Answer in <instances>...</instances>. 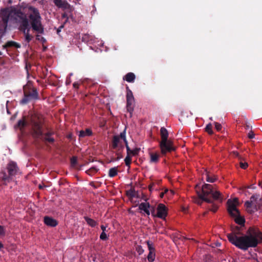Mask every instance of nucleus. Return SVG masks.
<instances>
[{
	"label": "nucleus",
	"mask_w": 262,
	"mask_h": 262,
	"mask_svg": "<svg viewBox=\"0 0 262 262\" xmlns=\"http://www.w3.org/2000/svg\"><path fill=\"white\" fill-rule=\"evenodd\" d=\"M28 10L32 13L29 15L30 24L27 14L20 8L11 7L5 8L0 10V19L2 21L8 26L9 20L17 24L18 30L21 32L25 37V40L29 43L33 36L30 34L31 28L37 34L44 33V27L41 23V17L38 10L29 6Z\"/></svg>",
	"instance_id": "f257e3e1"
},
{
	"label": "nucleus",
	"mask_w": 262,
	"mask_h": 262,
	"mask_svg": "<svg viewBox=\"0 0 262 262\" xmlns=\"http://www.w3.org/2000/svg\"><path fill=\"white\" fill-rule=\"evenodd\" d=\"M227 236L230 243L244 251L250 247H256L259 243L262 242V232L255 227H250L246 234H244L241 232V228L236 226Z\"/></svg>",
	"instance_id": "f03ea898"
},
{
	"label": "nucleus",
	"mask_w": 262,
	"mask_h": 262,
	"mask_svg": "<svg viewBox=\"0 0 262 262\" xmlns=\"http://www.w3.org/2000/svg\"><path fill=\"white\" fill-rule=\"evenodd\" d=\"M19 169L17 164L14 161L9 162L5 169L0 171V181L5 185L14 181V178L19 173Z\"/></svg>",
	"instance_id": "7ed1b4c3"
},
{
	"label": "nucleus",
	"mask_w": 262,
	"mask_h": 262,
	"mask_svg": "<svg viewBox=\"0 0 262 262\" xmlns=\"http://www.w3.org/2000/svg\"><path fill=\"white\" fill-rule=\"evenodd\" d=\"M24 97L20 100V104H26L32 100L39 99L38 93L37 89L33 85V83L28 81L27 83L24 86Z\"/></svg>",
	"instance_id": "20e7f679"
},
{
	"label": "nucleus",
	"mask_w": 262,
	"mask_h": 262,
	"mask_svg": "<svg viewBox=\"0 0 262 262\" xmlns=\"http://www.w3.org/2000/svg\"><path fill=\"white\" fill-rule=\"evenodd\" d=\"M237 202V199L233 200H228L227 201L228 211L230 215L235 217V223L241 226H244L245 220L244 217L240 216L239 212L236 206V203Z\"/></svg>",
	"instance_id": "39448f33"
},
{
	"label": "nucleus",
	"mask_w": 262,
	"mask_h": 262,
	"mask_svg": "<svg viewBox=\"0 0 262 262\" xmlns=\"http://www.w3.org/2000/svg\"><path fill=\"white\" fill-rule=\"evenodd\" d=\"M121 140H122L120 135H115L113 137L111 148L113 150H116V154L117 155V160H119L122 158V152L124 149V145Z\"/></svg>",
	"instance_id": "423d86ee"
},
{
	"label": "nucleus",
	"mask_w": 262,
	"mask_h": 262,
	"mask_svg": "<svg viewBox=\"0 0 262 262\" xmlns=\"http://www.w3.org/2000/svg\"><path fill=\"white\" fill-rule=\"evenodd\" d=\"M213 191V188L212 185L208 184H205L202 187V192L201 193L197 191V193L199 197L205 202L209 203H212L213 201L211 199L208 198V196L210 194H212Z\"/></svg>",
	"instance_id": "0eeeda50"
},
{
	"label": "nucleus",
	"mask_w": 262,
	"mask_h": 262,
	"mask_svg": "<svg viewBox=\"0 0 262 262\" xmlns=\"http://www.w3.org/2000/svg\"><path fill=\"white\" fill-rule=\"evenodd\" d=\"M159 146L162 155H165L167 153L175 151L177 148L171 140L160 142Z\"/></svg>",
	"instance_id": "6e6552de"
},
{
	"label": "nucleus",
	"mask_w": 262,
	"mask_h": 262,
	"mask_svg": "<svg viewBox=\"0 0 262 262\" xmlns=\"http://www.w3.org/2000/svg\"><path fill=\"white\" fill-rule=\"evenodd\" d=\"M135 106V99L133 92L128 86L126 87V109L132 115Z\"/></svg>",
	"instance_id": "1a4fd4ad"
},
{
	"label": "nucleus",
	"mask_w": 262,
	"mask_h": 262,
	"mask_svg": "<svg viewBox=\"0 0 262 262\" xmlns=\"http://www.w3.org/2000/svg\"><path fill=\"white\" fill-rule=\"evenodd\" d=\"M31 124L33 130L34 135L36 137H39L42 135L41 124L39 121L31 120Z\"/></svg>",
	"instance_id": "9d476101"
},
{
	"label": "nucleus",
	"mask_w": 262,
	"mask_h": 262,
	"mask_svg": "<svg viewBox=\"0 0 262 262\" xmlns=\"http://www.w3.org/2000/svg\"><path fill=\"white\" fill-rule=\"evenodd\" d=\"M256 198L255 195H252L250 198V201H246L245 203V206L246 207L247 211L250 213H252L257 210V208L255 206L253 208L254 202L256 201Z\"/></svg>",
	"instance_id": "9b49d317"
},
{
	"label": "nucleus",
	"mask_w": 262,
	"mask_h": 262,
	"mask_svg": "<svg viewBox=\"0 0 262 262\" xmlns=\"http://www.w3.org/2000/svg\"><path fill=\"white\" fill-rule=\"evenodd\" d=\"M167 214V210L165 205L163 204H159L157 207V217L165 219Z\"/></svg>",
	"instance_id": "f8f14e48"
},
{
	"label": "nucleus",
	"mask_w": 262,
	"mask_h": 262,
	"mask_svg": "<svg viewBox=\"0 0 262 262\" xmlns=\"http://www.w3.org/2000/svg\"><path fill=\"white\" fill-rule=\"evenodd\" d=\"M44 223L48 226L54 227L58 225V222L53 218L46 216L43 219Z\"/></svg>",
	"instance_id": "ddd939ff"
},
{
	"label": "nucleus",
	"mask_w": 262,
	"mask_h": 262,
	"mask_svg": "<svg viewBox=\"0 0 262 262\" xmlns=\"http://www.w3.org/2000/svg\"><path fill=\"white\" fill-rule=\"evenodd\" d=\"M150 205L149 203H141L139 205V209L143 211L147 215H149V208Z\"/></svg>",
	"instance_id": "4468645a"
},
{
	"label": "nucleus",
	"mask_w": 262,
	"mask_h": 262,
	"mask_svg": "<svg viewBox=\"0 0 262 262\" xmlns=\"http://www.w3.org/2000/svg\"><path fill=\"white\" fill-rule=\"evenodd\" d=\"M160 136H161V140L160 142H164V141H166L167 140H170V139H168V131L164 127H161L160 129Z\"/></svg>",
	"instance_id": "2eb2a0df"
},
{
	"label": "nucleus",
	"mask_w": 262,
	"mask_h": 262,
	"mask_svg": "<svg viewBox=\"0 0 262 262\" xmlns=\"http://www.w3.org/2000/svg\"><path fill=\"white\" fill-rule=\"evenodd\" d=\"M204 174L206 176V180L208 182L213 183L217 180V177L215 175L210 173L206 170H205Z\"/></svg>",
	"instance_id": "dca6fc26"
},
{
	"label": "nucleus",
	"mask_w": 262,
	"mask_h": 262,
	"mask_svg": "<svg viewBox=\"0 0 262 262\" xmlns=\"http://www.w3.org/2000/svg\"><path fill=\"white\" fill-rule=\"evenodd\" d=\"M136 78L134 73L129 72L127 73L123 77V79L128 82H134Z\"/></svg>",
	"instance_id": "f3484780"
},
{
	"label": "nucleus",
	"mask_w": 262,
	"mask_h": 262,
	"mask_svg": "<svg viewBox=\"0 0 262 262\" xmlns=\"http://www.w3.org/2000/svg\"><path fill=\"white\" fill-rule=\"evenodd\" d=\"M7 27L8 26L6 25L4 23L2 22L0 19V42H1L2 37L6 32Z\"/></svg>",
	"instance_id": "a211bd4d"
},
{
	"label": "nucleus",
	"mask_w": 262,
	"mask_h": 262,
	"mask_svg": "<svg viewBox=\"0 0 262 262\" xmlns=\"http://www.w3.org/2000/svg\"><path fill=\"white\" fill-rule=\"evenodd\" d=\"M92 134V130L90 128H86L85 130H81L79 132V137L80 138H84L87 136H91Z\"/></svg>",
	"instance_id": "6ab92c4d"
},
{
	"label": "nucleus",
	"mask_w": 262,
	"mask_h": 262,
	"mask_svg": "<svg viewBox=\"0 0 262 262\" xmlns=\"http://www.w3.org/2000/svg\"><path fill=\"white\" fill-rule=\"evenodd\" d=\"M211 196L214 200H219L222 202L223 197L221 193L217 190L213 191Z\"/></svg>",
	"instance_id": "aec40b11"
},
{
	"label": "nucleus",
	"mask_w": 262,
	"mask_h": 262,
	"mask_svg": "<svg viewBox=\"0 0 262 262\" xmlns=\"http://www.w3.org/2000/svg\"><path fill=\"white\" fill-rule=\"evenodd\" d=\"M150 162L157 163L159 160V155L157 153L150 152Z\"/></svg>",
	"instance_id": "412c9836"
},
{
	"label": "nucleus",
	"mask_w": 262,
	"mask_h": 262,
	"mask_svg": "<svg viewBox=\"0 0 262 262\" xmlns=\"http://www.w3.org/2000/svg\"><path fill=\"white\" fill-rule=\"evenodd\" d=\"M84 219L86 223L91 227H95L98 224L96 221L88 216H84Z\"/></svg>",
	"instance_id": "4be33fe9"
},
{
	"label": "nucleus",
	"mask_w": 262,
	"mask_h": 262,
	"mask_svg": "<svg viewBox=\"0 0 262 262\" xmlns=\"http://www.w3.org/2000/svg\"><path fill=\"white\" fill-rule=\"evenodd\" d=\"M118 174L117 167H114L110 169L108 171V176L113 178L117 176Z\"/></svg>",
	"instance_id": "5701e85b"
},
{
	"label": "nucleus",
	"mask_w": 262,
	"mask_h": 262,
	"mask_svg": "<svg viewBox=\"0 0 262 262\" xmlns=\"http://www.w3.org/2000/svg\"><path fill=\"white\" fill-rule=\"evenodd\" d=\"M7 46L8 47H14L16 48H19L20 47V46L19 43H18L14 41H8V42H7Z\"/></svg>",
	"instance_id": "b1692460"
},
{
	"label": "nucleus",
	"mask_w": 262,
	"mask_h": 262,
	"mask_svg": "<svg viewBox=\"0 0 262 262\" xmlns=\"http://www.w3.org/2000/svg\"><path fill=\"white\" fill-rule=\"evenodd\" d=\"M98 171V169L95 167H92L90 168L89 169L86 171V173L91 176H93L95 173H96Z\"/></svg>",
	"instance_id": "393cba45"
},
{
	"label": "nucleus",
	"mask_w": 262,
	"mask_h": 262,
	"mask_svg": "<svg viewBox=\"0 0 262 262\" xmlns=\"http://www.w3.org/2000/svg\"><path fill=\"white\" fill-rule=\"evenodd\" d=\"M120 137L122 139V140L123 141V142L125 143L126 148L127 146H129L128 145V142L126 138V132L125 129H124L122 132L120 133Z\"/></svg>",
	"instance_id": "a878e982"
},
{
	"label": "nucleus",
	"mask_w": 262,
	"mask_h": 262,
	"mask_svg": "<svg viewBox=\"0 0 262 262\" xmlns=\"http://www.w3.org/2000/svg\"><path fill=\"white\" fill-rule=\"evenodd\" d=\"M27 125V122L25 121L24 118L23 119L19 120L17 122V126L21 129L26 126Z\"/></svg>",
	"instance_id": "bb28decb"
},
{
	"label": "nucleus",
	"mask_w": 262,
	"mask_h": 262,
	"mask_svg": "<svg viewBox=\"0 0 262 262\" xmlns=\"http://www.w3.org/2000/svg\"><path fill=\"white\" fill-rule=\"evenodd\" d=\"M155 252H149L147 255V259L149 262H153L155 259Z\"/></svg>",
	"instance_id": "cd10ccee"
},
{
	"label": "nucleus",
	"mask_w": 262,
	"mask_h": 262,
	"mask_svg": "<svg viewBox=\"0 0 262 262\" xmlns=\"http://www.w3.org/2000/svg\"><path fill=\"white\" fill-rule=\"evenodd\" d=\"M146 243L147 245L149 252H155V248L154 247L153 244L150 241H147Z\"/></svg>",
	"instance_id": "c85d7f7f"
},
{
	"label": "nucleus",
	"mask_w": 262,
	"mask_h": 262,
	"mask_svg": "<svg viewBox=\"0 0 262 262\" xmlns=\"http://www.w3.org/2000/svg\"><path fill=\"white\" fill-rule=\"evenodd\" d=\"M212 125L211 123L208 124L205 127V131L207 132L209 135H212L213 132L212 130Z\"/></svg>",
	"instance_id": "c756f323"
},
{
	"label": "nucleus",
	"mask_w": 262,
	"mask_h": 262,
	"mask_svg": "<svg viewBox=\"0 0 262 262\" xmlns=\"http://www.w3.org/2000/svg\"><path fill=\"white\" fill-rule=\"evenodd\" d=\"M52 133H48L46 134V137L45 138V139L46 141L50 143H53L54 142V139L50 137Z\"/></svg>",
	"instance_id": "7c9ffc66"
},
{
	"label": "nucleus",
	"mask_w": 262,
	"mask_h": 262,
	"mask_svg": "<svg viewBox=\"0 0 262 262\" xmlns=\"http://www.w3.org/2000/svg\"><path fill=\"white\" fill-rule=\"evenodd\" d=\"M189 114H190V113H189L188 112H186V111L182 112L181 114V117L179 118V121L180 122H182L183 121H184L185 117H188V115Z\"/></svg>",
	"instance_id": "2f4dec72"
},
{
	"label": "nucleus",
	"mask_w": 262,
	"mask_h": 262,
	"mask_svg": "<svg viewBox=\"0 0 262 262\" xmlns=\"http://www.w3.org/2000/svg\"><path fill=\"white\" fill-rule=\"evenodd\" d=\"M124 162L125 163V165L128 167V168H130V165L132 162V158L130 156L127 155L124 159Z\"/></svg>",
	"instance_id": "473e14b6"
},
{
	"label": "nucleus",
	"mask_w": 262,
	"mask_h": 262,
	"mask_svg": "<svg viewBox=\"0 0 262 262\" xmlns=\"http://www.w3.org/2000/svg\"><path fill=\"white\" fill-rule=\"evenodd\" d=\"M127 195L131 198L137 197L136 196V192L134 189H130L127 192Z\"/></svg>",
	"instance_id": "72a5a7b5"
},
{
	"label": "nucleus",
	"mask_w": 262,
	"mask_h": 262,
	"mask_svg": "<svg viewBox=\"0 0 262 262\" xmlns=\"http://www.w3.org/2000/svg\"><path fill=\"white\" fill-rule=\"evenodd\" d=\"M59 8L64 9H69L70 8V5L67 1H63L61 5Z\"/></svg>",
	"instance_id": "f704fd0d"
},
{
	"label": "nucleus",
	"mask_w": 262,
	"mask_h": 262,
	"mask_svg": "<svg viewBox=\"0 0 262 262\" xmlns=\"http://www.w3.org/2000/svg\"><path fill=\"white\" fill-rule=\"evenodd\" d=\"M136 250L137 252V253L139 254V255L142 254L144 253V250L142 248V247L141 246H140V245H138L136 247Z\"/></svg>",
	"instance_id": "c9c22d12"
},
{
	"label": "nucleus",
	"mask_w": 262,
	"mask_h": 262,
	"mask_svg": "<svg viewBox=\"0 0 262 262\" xmlns=\"http://www.w3.org/2000/svg\"><path fill=\"white\" fill-rule=\"evenodd\" d=\"M77 158L76 157H73L71 159V164L72 166H75V165L77 164Z\"/></svg>",
	"instance_id": "e433bc0d"
},
{
	"label": "nucleus",
	"mask_w": 262,
	"mask_h": 262,
	"mask_svg": "<svg viewBox=\"0 0 262 262\" xmlns=\"http://www.w3.org/2000/svg\"><path fill=\"white\" fill-rule=\"evenodd\" d=\"M140 150V148H136L132 150L130 155H132L133 156L138 155L139 152Z\"/></svg>",
	"instance_id": "4c0bfd02"
},
{
	"label": "nucleus",
	"mask_w": 262,
	"mask_h": 262,
	"mask_svg": "<svg viewBox=\"0 0 262 262\" xmlns=\"http://www.w3.org/2000/svg\"><path fill=\"white\" fill-rule=\"evenodd\" d=\"M100 238L103 241H105L108 239V237L105 232H102L101 233Z\"/></svg>",
	"instance_id": "58836bf2"
},
{
	"label": "nucleus",
	"mask_w": 262,
	"mask_h": 262,
	"mask_svg": "<svg viewBox=\"0 0 262 262\" xmlns=\"http://www.w3.org/2000/svg\"><path fill=\"white\" fill-rule=\"evenodd\" d=\"M215 128L217 131H220L222 129V125L218 122H214Z\"/></svg>",
	"instance_id": "ea45409f"
},
{
	"label": "nucleus",
	"mask_w": 262,
	"mask_h": 262,
	"mask_svg": "<svg viewBox=\"0 0 262 262\" xmlns=\"http://www.w3.org/2000/svg\"><path fill=\"white\" fill-rule=\"evenodd\" d=\"M53 1H54L55 5L58 8H59L60 7V6L61 5V4L63 2L62 0H53Z\"/></svg>",
	"instance_id": "a19ab883"
},
{
	"label": "nucleus",
	"mask_w": 262,
	"mask_h": 262,
	"mask_svg": "<svg viewBox=\"0 0 262 262\" xmlns=\"http://www.w3.org/2000/svg\"><path fill=\"white\" fill-rule=\"evenodd\" d=\"M5 229L4 227L0 225V236H5Z\"/></svg>",
	"instance_id": "79ce46f5"
},
{
	"label": "nucleus",
	"mask_w": 262,
	"mask_h": 262,
	"mask_svg": "<svg viewBox=\"0 0 262 262\" xmlns=\"http://www.w3.org/2000/svg\"><path fill=\"white\" fill-rule=\"evenodd\" d=\"M240 167L243 169H246L248 167V163L246 162H240Z\"/></svg>",
	"instance_id": "37998d69"
},
{
	"label": "nucleus",
	"mask_w": 262,
	"mask_h": 262,
	"mask_svg": "<svg viewBox=\"0 0 262 262\" xmlns=\"http://www.w3.org/2000/svg\"><path fill=\"white\" fill-rule=\"evenodd\" d=\"M217 209H218L217 206L215 204H213L211 206V208L210 209V210L213 212H215L217 211Z\"/></svg>",
	"instance_id": "c03bdc74"
},
{
	"label": "nucleus",
	"mask_w": 262,
	"mask_h": 262,
	"mask_svg": "<svg viewBox=\"0 0 262 262\" xmlns=\"http://www.w3.org/2000/svg\"><path fill=\"white\" fill-rule=\"evenodd\" d=\"M248 137L249 139H253L254 138L255 134L252 130H251L250 131V132L248 133Z\"/></svg>",
	"instance_id": "a18cd8bd"
},
{
	"label": "nucleus",
	"mask_w": 262,
	"mask_h": 262,
	"mask_svg": "<svg viewBox=\"0 0 262 262\" xmlns=\"http://www.w3.org/2000/svg\"><path fill=\"white\" fill-rule=\"evenodd\" d=\"M36 39L38 40H40L42 42H44L46 41V39L43 37H41L38 34L36 35Z\"/></svg>",
	"instance_id": "49530a36"
},
{
	"label": "nucleus",
	"mask_w": 262,
	"mask_h": 262,
	"mask_svg": "<svg viewBox=\"0 0 262 262\" xmlns=\"http://www.w3.org/2000/svg\"><path fill=\"white\" fill-rule=\"evenodd\" d=\"M196 203H197L199 205H201L203 201H204V200H202L199 198V199H196L194 201Z\"/></svg>",
	"instance_id": "de8ad7c7"
},
{
	"label": "nucleus",
	"mask_w": 262,
	"mask_h": 262,
	"mask_svg": "<svg viewBox=\"0 0 262 262\" xmlns=\"http://www.w3.org/2000/svg\"><path fill=\"white\" fill-rule=\"evenodd\" d=\"M232 154H233V156H234L235 157H237L240 159H241V157L239 156V153L237 151H233L232 152Z\"/></svg>",
	"instance_id": "09e8293b"
},
{
	"label": "nucleus",
	"mask_w": 262,
	"mask_h": 262,
	"mask_svg": "<svg viewBox=\"0 0 262 262\" xmlns=\"http://www.w3.org/2000/svg\"><path fill=\"white\" fill-rule=\"evenodd\" d=\"M79 84L80 83H79V82H75L73 84V88L75 89H78Z\"/></svg>",
	"instance_id": "8fccbe9b"
},
{
	"label": "nucleus",
	"mask_w": 262,
	"mask_h": 262,
	"mask_svg": "<svg viewBox=\"0 0 262 262\" xmlns=\"http://www.w3.org/2000/svg\"><path fill=\"white\" fill-rule=\"evenodd\" d=\"M126 150H127V155L130 156V154H131V152H132V149H130V148H129V146H127Z\"/></svg>",
	"instance_id": "3c124183"
},
{
	"label": "nucleus",
	"mask_w": 262,
	"mask_h": 262,
	"mask_svg": "<svg viewBox=\"0 0 262 262\" xmlns=\"http://www.w3.org/2000/svg\"><path fill=\"white\" fill-rule=\"evenodd\" d=\"M71 81L70 77L67 78L66 79V83L67 85H69L71 83Z\"/></svg>",
	"instance_id": "603ef678"
},
{
	"label": "nucleus",
	"mask_w": 262,
	"mask_h": 262,
	"mask_svg": "<svg viewBox=\"0 0 262 262\" xmlns=\"http://www.w3.org/2000/svg\"><path fill=\"white\" fill-rule=\"evenodd\" d=\"M63 28V25H61L57 30V33L59 34L61 31V29Z\"/></svg>",
	"instance_id": "864d4df0"
},
{
	"label": "nucleus",
	"mask_w": 262,
	"mask_h": 262,
	"mask_svg": "<svg viewBox=\"0 0 262 262\" xmlns=\"http://www.w3.org/2000/svg\"><path fill=\"white\" fill-rule=\"evenodd\" d=\"M93 260L94 262H101V260L100 259H97V258L96 257H94L93 258Z\"/></svg>",
	"instance_id": "5fc2aeb1"
},
{
	"label": "nucleus",
	"mask_w": 262,
	"mask_h": 262,
	"mask_svg": "<svg viewBox=\"0 0 262 262\" xmlns=\"http://www.w3.org/2000/svg\"><path fill=\"white\" fill-rule=\"evenodd\" d=\"M106 226H105L104 225L101 226V229H102V232H105V231L106 230Z\"/></svg>",
	"instance_id": "6e6d98bb"
},
{
	"label": "nucleus",
	"mask_w": 262,
	"mask_h": 262,
	"mask_svg": "<svg viewBox=\"0 0 262 262\" xmlns=\"http://www.w3.org/2000/svg\"><path fill=\"white\" fill-rule=\"evenodd\" d=\"M245 128L246 129H251V126L249 124H246Z\"/></svg>",
	"instance_id": "4d7b16f0"
},
{
	"label": "nucleus",
	"mask_w": 262,
	"mask_h": 262,
	"mask_svg": "<svg viewBox=\"0 0 262 262\" xmlns=\"http://www.w3.org/2000/svg\"><path fill=\"white\" fill-rule=\"evenodd\" d=\"M215 252L216 253H222V250H220V249H216L215 250Z\"/></svg>",
	"instance_id": "13d9d810"
},
{
	"label": "nucleus",
	"mask_w": 262,
	"mask_h": 262,
	"mask_svg": "<svg viewBox=\"0 0 262 262\" xmlns=\"http://www.w3.org/2000/svg\"><path fill=\"white\" fill-rule=\"evenodd\" d=\"M7 48H8V47L7 46V43L3 46V49H6Z\"/></svg>",
	"instance_id": "bf43d9fd"
},
{
	"label": "nucleus",
	"mask_w": 262,
	"mask_h": 262,
	"mask_svg": "<svg viewBox=\"0 0 262 262\" xmlns=\"http://www.w3.org/2000/svg\"><path fill=\"white\" fill-rule=\"evenodd\" d=\"M154 185H150L148 187L149 190L151 191L152 190V187Z\"/></svg>",
	"instance_id": "052dcab7"
},
{
	"label": "nucleus",
	"mask_w": 262,
	"mask_h": 262,
	"mask_svg": "<svg viewBox=\"0 0 262 262\" xmlns=\"http://www.w3.org/2000/svg\"><path fill=\"white\" fill-rule=\"evenodd\" d=\"M4 247L3 244L0 242V249H2Z\"/></svg>",
	"instance_id": "680f3d73"
},
{
	"label": "nucleus",
	"mask_w": 262,
	"mask_h": 262,
	"mask_svg": "<svg viewBox=\"0 0 262 262\" xmlns=\"http://www.w3.org/2000/svg\"><path fill=\"white\" fill-rule=\"evenodd\" d=\"M164 192H162V193H160V197H161V198H163V196H164Z\"/></svg>",
	"instance_id": "e2e57ef3"
},
{
	"label": "nucleus",
	"mask_w": 262,
	"mask_h": 262,
	"mask_svg": "<svg viewBox=\"0 0 262 262\" xmlns=\"http://www.w3.org/2000/svg\"><path fill=\"white\" fill-rule=\"evenodd\" d=\"M216 246L217 247H219V246H221V244H220V243H217L216 244Z\"/></svg>",
	"instance_id": "0e129e2a"
},
{
	"label": "nucleus",
	"mask_w": 262,
	"mask_h": 262,
	"mask_svg": "<svg viewBox=\"0 0 262 262\" xmlns=\"http://www.w3.org/2000/svg\"><path fill=\"white\" fill-rule=\"evenodd\" d=\"M72 75H73V74H72V73H70V74L69 75V77L70 78V77H71V76H72Z\"/></svg>",
	"instance_id": "69168bd1"
},
{
	"label": "nucleus",
	"mask_w": 262,
	"mask_h": 262,
	"mask_svg": "<svg viewBox=\"0 0 262 262\" xmlns=\"http://www.w3.org/2000/svg\"><path fill=\"white\" fill-rule=\"evenodd\" d=\"M2 55V53L1 51H0V55Z\"/></svg>",
	"instance_id": "338daca9"
},
{
	"label": "nucleus",
	"mask_w": 262,
	"mask_h": 262,
	"mask_svg": "<svg viewBox=\"0 0 262 262\" xmlns=\"http://www.w3.org/2000/svg\"><path fill=\"white\" fill-rule=\"evenodd\" d=\"M42 187L41 186H39V188H41Z\"/></svg>",
	"instance_id": "774afa93"
}]
</instances>
